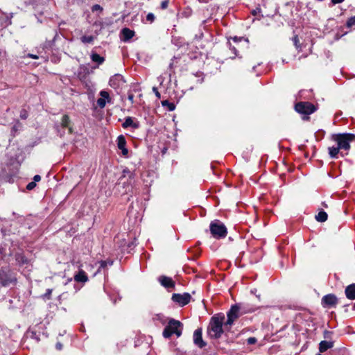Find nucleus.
<instances>
[{
	"label": "nucleus",
	"instance_id": "f257e3e1",
	"mask_svg": "<svg viewBox=\"0 0 355 355\" xmlns=\"http://www.w3.org/2000/svg\"><path fill=\"white\" fill-rule=\"evenodd\" d=\"M225 316L223 315H216L211 318L208 334L211 338H218L223 333V325L225 324Z\"/></svg>",
	"mask_w": 355,
	"mask_h": 355
},
{
	"label": "nucleus",
	"instance_id": "f03ea898",
	"mask_svg": "<svg viewBox=\"0 0 355 355\" xmlns=\"http://www.w3.org/2000/svg\"><path fill=\"white\" fill-rule=\"evenodd\" d=\"M332 139L337 143L340 150H348L350 143L355 139V135L350 133L336 134L332 136Z\"/></svg>",
	"mask_w": 355,
	"mask_h": 355
},
{
	"label": "nucleus",
	"instance_id": "7ed1b4c3",
	"mask_svg": "<svg viewBox=\"0 0 355 355\" xmlns=\"http://www.w3.org/2000/svg\"><path fill=\"white\" fill-rule=\"evenodd\" d=\"M182 324L174 319H171L163 331V336L166 338H170L173 334L180 337L182 334Z\"/></svg>",
	"mask_w": 355,
	"mask_h": 355
},
{
	"label": "nucleus",
	"instance_id": "20e7f679",
	"mask_svg": "<svg viewBox=\"0 0 355 355\" xmlns=\"http://www.w3.org/2000/svg\"><path fill=\"white\" fill-rule=\"evenodd\" d=\"M210 232L212 236L218 239L225 238L227 234L225 225L217 220L210 223Z\"/></svg>",
	"mask_w": 355,
	"mask_h": 355
},
{
	"label": "nucleus",
	"instance_id": "39448f33",
	"mask_svg": "<svg viewBox=\"0 0 355 355\" xmlns=\"http://www.w3.org/2000/svg\"><path fill=\"white\" fill-rule=\"evenodd\" d=\"M295 110L302 114H311L315 111V106L309 102H300L295 106Z\"/></svg>",
	"mask_w": 355,
	"mask_h": 355
},
{
	"label": "nucleus",
	"instance_id": "423d86ee",
	"mask_svg": "<svg viewBox=\"0 0 355 355\" xmlns=\"http://www.w3.org/2000/svg\"><path fill=\"white\" fill-rule=\"evenodd\" d=\"M172 300L175 302L178 303L180 306H184L187 304L191 300V295L189 293L177 294L175 293L172 296Z\"/></svg>",
	"mask_w": 355,
	"mask_h": 355
},
{
	"label": "nucleus",
	"instance_id": "0eeeda50",
	"mask_svg": "<svg viewBox=\"0 0 355 355\" xmlns=\"http://www.w3.org/2000/svg\"><path fill=\"white\" fill-rule=\"evenodd\" d=\"M239 308L237 306H233L227 313V320L225 323V327L231 326L233 322L239 318Z\"/></svg>",
	"mask_w": 355,
	"mask_h": 355
},
{
	"label": "nucleus",
	"instance_id": "6e6552de",
	"mask_svg": "<svg viewBox=\"0 0 355 355\" xmlns=\"http://www.w3.org/2000/svg\"><path fill=\"white\" fill-rule=\"evenodd\" d=\"M110 85L114 89H119L125 84V80L121 75L116 74L109 81Z\"/></svg>",
	"mask_w": 355,
	"mask_h": 355
},
{
	"label": "nucleus",
	"instance_id": "1a4fd4ad",
	"mask_svg": "<svg viewBox=\"0 0 355 355\" xmlns=\"http://www.w3.org/2000/svg\"><path fill=\"white\" fill-rule=\"evenodd\" d=\"M337 302V297L335 295L333 294L326 295L322 298V304L324 307L335 306Z\"/></svg>",
	"mask_w": 355,
	"mask_h": 355
},
{
	"label": "nucleus",
	"instance_id": "9d476101",
	"mask_svg": "<svg viewBox=\"0 0 355 355\" xmlns=\"http://www.w3.org/2000/svg\"><path fill=\"white\" fill-rule=\"evenodd\" d=\"M194 343L200 348L205 346V343L202 338V330L200 329H196L193 333Z\"/></svg>",
	"mask_w": 355,
	"mask_h": 355
},
{
	"label": "nucleus",
	"instance_id": "9b49d317",
	"mask_svg": "<svg viewBox=\"0 0 355 355\" xmlns=\"http://www.w3.org/2000/svg\"><path fill=\"white\" fill-rule=\"evenodd\" d=\"M125 139L123 135H120L117 138L118 148L121 150L123 155L127 156L128 153V149L125 148Z\"/></svg>",
	"mask_w": 355,
	"mask_h": 355
},
{
	"label": "nucleus",
	"instance_id": "f8f14e48",
	"mask_svg": "<svg viewBox=\"0 0 355 355\" xmlns=\"http://www.w3.org/2000/svg\"><path fill=\"white\" fill-rule=\"evenodd\" d=\"M159 282L161 284L166 287V288H172L174 287L175 283L172 280L171 278L166 277V276H162L159 277Z\"/></svg>",
	"mask_w": 355,
	"mask_h": 355
},
{
	"label": "nucleus",
	"instance_id": "ddd939ff",
	"mask_svg": "<svg viewBox=\"0 0 355 355\" xmlns=\"http://www.w3.org/2000/svg\"><path fill=\"white\" fill-rule=\"evenodd\" d=\"M346 297L349 300H355V284H350L345 288Z\"/></svg>",
	"mask_w": 355,
	"mask_h": 355
},
{
	"label": "nucleus",
	"instance_id": "4468645a",
	"mask_svg": "<svg viewBox=\"0 0 355 355\" xmlns=\"http://www.w3.org/2000/svg\"><path fill=\"white\" fill-rule=\"evenodd\" d=\"M74 280L77 282L85 283L88 281V277L83 270H80L74 275Z\"/></svg>",
	"mask_w": 355,
	"mask_h": 355
},
{
	"label": "nucleus",
	"instance_id": "2eb2a0df",
	"mask_svg": "<svg viewBox=\"0 0 355 355\" xmlns=\"http://www.w3.org/2000/svg\"><path fill=\"white\" fill-rule=\"evenodd\" d=\"M121 33L123 35V41L129 40L135 35V32L127 28L122 29Z\"/></svg>",
	"mask_w": 355,
	"mask_h": 355
},
{
	"label": "nucleus",
	"instance_id": "dca6fc26",
	"mask_svg": "<svg viewBox=\"0 0 355 355\" xmlns=\"http://www.w3.org/2000/svg\"><path fill=\"white\" fill-rule=\"evenodd\" d=\"M334 343L331 341L322 340L320 343L319 350L320 352H324L328 349L333 347Z\"/></svg>",
	"mask_w": 355,
	"mask_h": 355
},
{
	"label": "nucleus",
	"instance_id": "f3484780",
	"mask_svg": "<svg viewBox=\"0 0 355 355\" xmlns=\"http://www.w3.org/2000/svg\"><path fill=\"white\" fill-rule=\"evenodd\" d=\"M315 219L318 222H324L327 219V214L325 211H321L315 216Z\"/></svg>",
	"mask_w": 355,
	"mask_h": 355
},
{
	"label": "nucleus",
	"instance_id": "a211bd4d",
	"mask_svg": "<svg viewBox=\"0 0 355 355\" xmlns=\"http://www.w3.org/2000/svg\"><path fill=\"white\" fill-rule=\"evenodd\" d=\"M91 59L93 62H97L98 64H102L105 59L97 53H92L91 55Z\"/></svg>",
	"mask_w": 355,
	"mask_h": 355
},
{
	"label": "nucleus",
	"instance_id": "6ab92c4d",
	"mask_svg": "<svg viewBox=\"0 0 355 355\" xmlns=\"http://www.w3.org/2000/svg\"><path fill=\"white\" fill-rule=\"evenodd\" d=\"M340 148L337 146L336 147L332 146L329 148V153L331 157L335 158L339 153Z\"/></svg>",
	"mask_w": 355,
	"mask_h": 355
},
{
	"label": "nucleus",
	"instance_id": "aec40b11",
	"mask_svg": "<svg viewBox=\"0 0 355 355\" xmlns=\"http://www.w3.org/2000/svg\"><path fill=\"white\" fill-rule=\"evenodd\" d=\"M94 37L92 35H90V36L84 35L80 38L82 42H83V43H92L94 41Z\"/></svg>",
	"mask_w": 355,
	"mask_h": 355
},
{
	"label": "nucleus",
	"instance_id": "412c9836",
	"mask_svg": "<svg viewBox=\"0 0 355 355\" xmlns=\"http://www.w3.org/2000/svg\"><path fill=\"white\" fill-rule=\"evenodd\" d=\"M124 128H127L129 126H134V123L132 119L130 117H127L125 120V122L123 124Z\"/></svg>",
	"mask_w": 355,
	"mask_h": 355
},
{
	"label": "nucleus",
	"instance_id": "4be33fe9",
	"mask_svg": "<svg viewBox=\"0 0 355 355\" xmlns=\"http://www.w3.org/2000/svg\"><path fill=\"white\" fill-rule=\"evenodd\" d=\"M69 123V118L67 115H64L62 118V125L63 127H67Z\"/></svg>",
	"mask_w": 355,
	"mask_h": 355
},
{
	"label": "nucleus",
	"instance_id": "5701e85b",
	"mask_svg": "<svg viewBox=\"0 0 355 355\" xmlns=\"http://www.w3.org/2000/svg\"><path fill=\"white\" fill-rule=\"evenodd\" d=\"M162 105L164 106H168V110L172 111L175 109L174 104L169 103L168 101H164L162 102Z\"/></svg>",
	"mask_w": 355,
	"mask_h": 355
},
{
	"label": "nucleus",
	"instance_id": "b1692460",
	"mask_svg": "<svg viewBox=\"0 0 355 355\" xmlns=\"http://www.w3.org/2000/svg\"><path fill=\"white\" fill-rule=\"evenodd\" d=\"M100 95H101V98H103L105 100H107V102L110 101V95H109L107 92H106V91H101L100 92Z\"/></svg>",
	"mask_w": 355,
	"mask_h": 355
},
{
	"label": "nucleus",
	"instance_id": "393cba45",
	"mask_svg": "<svg viewBox=\"0 0 355 355\" xmlns=\"http://www.w3.org/2000/svg\"><path fill=\"white\" fill-rule=\"evenodd\" d=\"M97 104L100 107L103 108L105 106L106 101L103 98H100L97 101Z\"/></svg>",
	"mask_w": 355,
	"mask_h": 355
},
{
	"label": "nucleus",
	"instance_id": "a878e982",
	"mask_svg": "<svg viewBox=\"0 0 355 355\" xmlns=\"http://www.w3.org/2000/svg\"><path fill=\"white\" fill-rule=\"evenodd\" d=\"M293 41L294 44H295V46H296L297 49L300 47V40H299V38H298V37L297 35H295L293 38Z\"/></svg>",
	"mask_w": 355,
	"mask_h": 355
},
{
	"label": "nucleus",
	"instance_id": "bb28decb",
	"mask_svg": "<svg viewBox=\"0 0 355 355\" xmlns=\"http://www.w3.org/2000/svg\"><path fill=\"white\" fill-rule=\"evenodd\" d=\"M347 24L348 26H352L355 24V17H351L348 19Z\"/></svg>",
	"mask_w": 355,
	"mask_h": 355
},
{
	"label": "nucleus",
	"instance_id": "cd10ccee",
	"mask_svg": "<svg viewBox=\"0 0 355 355\" xmlns=\"http://www.w3.org/2000/svg\"><path fill=\"white\" fill-rule=\"evenodd\" d=\"M146 19L150 22L153 21L155 19V16L153 13H148L146 16Z\"/></svg>",
	"mask_w": 355,
	"mask_h": 355
},
{
	"label": "nucleus",
	"instance_id": "c85d7f7f",
	"mask_svg": "<svg viewBox=\"0 0 355 355\" xmlns=\"http://www.w3.org/2000/svg\"><path fill=\"white\" fill-rule=\"evenodd\" d=\"M36 186V184L35 182H31L30 183H28L26 186V189L28 190H31L33 189Z\"/></svg>",
	"mask_w": 355,
	"mask_h": 355
},
{
	"label": "nucleus",
	"instance_id": "c756f323",
	"mask_svg": "<svg viewBox=\"0 0 355 355\" xmlns=\"http://www.w3.org/2000/svg\"><path fill=\"white\" fill-rule=\"evenodd\" d=\"M52 293V289H47L46 293L44 295V297L46 299H50Z\"/></svg>",
	"mask_w": 355,
	"mask_h": 355
},
{
	"label": "nucleus",
	"instance_id": "7c9ffc66",
	"mask_svg": "<svg viewBox=\"0 0 355 355\" xmlns=\"http://www.w3.org/2000/svg\"><path fill=\"white\" fill-rule=\"evenodd\" d=\"M247 341H248V344L253 345V344L256 343L257 339L254 337H250V338H248Z\"/></svg>",
	"mask_w": 355,
	"mask_h": 355
},
{
	"label": "nucleus",
	"instance_id": "2f4dec72",
	"mask_svg": "<svg viewBox=\"0 0 355 355\" xmlns=\"http://www.w3.org/2000/svg\"><path fill=\"white\" fill-rule=\"evenodd\" d=\"M153 92L155 93V96L158 98H161V94L160 93L158 92V89L157 87H153Z\"/></svg>",
	"mask_w": 355,
	"mask_h": 355
},
{
	"label": "nucleus",
	"instance_id": "473e14b6",
	"mask_svg": "<svg viewBox=\"0 0 355 355\" xmlns=\"http://www.w3.org/2000/svg\"><path fill=\"white\" fill-rule=\"evenodd\" d=\"M259 13H261V8H257L256 9L252 11V14L254 16L258 15Z\"/></svg>",
	"mask_w": 355,
	"mask_h": 355
},
{
	"label": "nucleus",
	"instance_id": "72a5a7b5",
	"mask_svg": "<svg viewBox=\"0 0 355 355\" xmlns=\"http://www.w3.org/2000/svg\"><path fill=\"white\" fill-rule=\"evenodd\" d=\"M168 1L167 0H165L164 1L162 2L161 3V7L162 9H165L167 8L168 6Z\"/></svg>",
	"mask_w": 355,
	"mask_h": 355
},
{
	"label": "nucleus",
	"instance_id": "f704fd0d",
	"mask_svg": "<svg viewBox=\"0 0 355 355\" xmlns=\"http://www.w3.org/2000/svg\"><path fill=\"white\" fill-rule=\"evenodd\" d=\"M332 3L334 4H338L343 2L345 0H331Z\"/></svg>",
	"mask_w": 355,
	"mask_h": 355
},
{
	"label": "nucleus",
	"instance_id": "c9c22d12",
	"mask_svg": "<svg viewBox=\"0 0 355 355\" xmlns=\"http://www.w3.org/2000/svg\"><path fill=\"white\" fill-rule=\"evenodd\" d=\"M33 180L35 182H39L41 180V177L39 175H35Z\"/></svg>",
	"mask_w": 355,
	"mask_h": 355
},
{
	"label": "nucleus",
	"instance_id": "e433bc0d",
	"mask_svg": "<svg viewBox=\"0 0 355 355\" xmlns=\"http://www.w3.org/2000/svg\"><path fill=\"white\" fill-rule=\"evenodd\" d=\"M62 344H61V343H57V344H56V348H57L58 349H62Z\"/></svg>",
	"mask_w": 355,
	"mask_h": 355
},
{
	"label": "nucleus",
	"instance_id": "4c0bfd02",
	"mask_svg": "<svg viewBox=\"0 0 355 355\" xmlns=\"http://www.w3.org/2000/svg\"><path fill=\"white\" fill-rule=\"evenodd\" d=\"M28 56L30 58H34V59H37L38 58V56L36 55H33V54H28Z\"/></svg>",
	"mask_w": 355,
	"mask_h": 355
},
{
	"label": "nucleus",
	"instance_id": "58836bf2",
	"mask_svg": "<svg viewBox=\"0 0 355 355\" xmlns=\"http://www.w3.org/2000/svg\"><path fill=\"white\" fill-rule=\"evenodd\" d=\"M98 8H100V6H98V5H95V6H94V7H93V9H94H94H98Z\"/></svg>",
	"mask_w": 355,
	"mask_h": 355
},
{
	"label": "nucleus",
	"instance_id": "ea45409f",
	"mask_svg": "<svg viewBox=\"0 0 355 355\" xmlns=\"http://www.w3.org/2000/svg\"><path fill=\"white\" fill-rule=\"evenodd\" d=\"M129 99H130V101H132V100H133V96H129Z\"/></svg>",
	"mask_w": 355,
	"mask_h": 355
}]
</instances>
